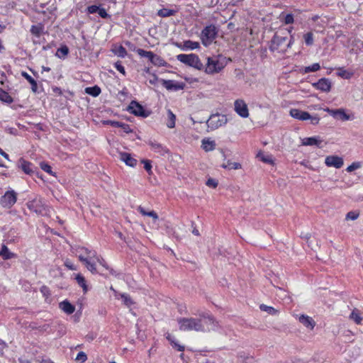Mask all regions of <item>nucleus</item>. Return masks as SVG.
Listing matches in <instances>:
<instances>
[{
  "label": "nucleus",
  "instance_id": "obj_19",
  "mask_svg": "<svg viewBox=\"0 0 363 363\" xmlns=\"http://www.w3.org/2000/svg\"><path fill=\"white\" fill-rule=\"evenodd\" d=\"M162 85L167 90H179L184 88V85L179 83H174L172 80H164L162 81Z\"/></svg>",
  "mask_w": 363,
  "mask_h": 363
},
{
  "label": "nucleus",
  "instance_id": "obj_63",
  "mask_svg": "<svg viewBox=\"0 0 363 363\" xmlns=\"http://www.w3.org/2000/svg\"><path fill=\"white\" fill-rule=\"evenodd\" d=\"M345 74H346V71L344 70V71H342L341 72H340L338 74V75L340 77H345L346 78H348L347 76H345Z\"/></svg>",
  "mask_w": 363,
  "mask_h": 363
},
{
  "label": "nucleus",
  "instance_id": "obj_45",
  "mask_svg": "<svg viewBox=\"0 0 363 363\" xmlns=\"http://www.w3.org/2000/svg\"><path fill=\"white\" fill-rule=\"evenodd\" d=\"M69 52V49L66 45L62 46L60 48H58L57 51V55L58 57H65L66 56Z\"/></svg>",
  "mask_w": 363,
  "mask_h": 363
},
{
  "label": "nucleus",
  "instance_id": "obj_29",
  "mask_svg": "<svg viewBox=\"0 0 363 363\" xmlns=\"http://www.w3.org/2000/svg\"><path fill=\"white\" fill-rule=\"evenodd\" d=\"M0 101L7 104H11L13 100L8 92L0 88Z\"/></svg>",
  "mask_w": 363,
  "mask_h": 363
},
{
  "label": "nucleus",
  "instance_id": "obj_2",
  "mask_svg": "<svg viewBox=\"0 0 363 363\" xmlns=\"http://www.w3.org/2000/svg\"><path fill=\"white\" fill-rule=\"evenodd\" d=\"M75 251L79 259L85 264L86 269L92 274H96L95 263L91 262V259L96 257V252H92L84 247H79Z\"/></svg>",
  "mask_w": 363,
  "mask_h": 363
},
{
  "label": "nucleus",
  "instance_id": "obj_22",
  "mask_svg": "<svg viewBox=\"0 0 363 363\" xmlns=\"http://www.w3.org/2000/svg\"><path fill=\"white\" fill-rule=\"evenodd\" d=\"M0 256L4 259H9L16 257V254L9 251L6 245H3L0 250Z\"/></svg>",
  "mask_w": 363,
  "mask_h": 363
},
{
  "label": "nucleus",
  "instance_id": "obj_49",
  "mask_svg": "<svg viewBox=\"0 0 363 363\" xmlns=\"http://www.w3.org/2000/svg\"><path fill=\"white\" fill-rule=\"evenodd\" d=\"M360 167H361V163L359 162H355L352 163L350 166H348L347 167L346 170L348 172H353Z\"/></svg>",
  "mask_w": 363,
  "mask_h": 363
},
{
  "label": "nucleus",
  "instance_id": "obj_60",
  "mask_svg": "<svg viewBox=\"0 0 363 363\" xmlns=\"http://www.w3.org/2000/svg\"><path fill=\"white\" fill-rule=\"evenodd\" d=\"M99 7L96 6V5H92V6H90L87 8V10H88V12L89 13H98V10H99Z\"/></svg>",
  "mask_w": 363,
  "mask_h": 363
},
{
  "label": "nucleus",
  "instance_id": "obj_18",
  "mask_svg": "<svg viewBox=\"0 0 363 363\" xmlns=\"http://www.w3.org/2000/svg\"><path fill=\"white\" fill-rule=\"evenodd\" d=\"M148 144L155 152L159 153L160 155L163 156L168 152V150L167 148L164 147L161 144L155 141L150 140Z\"/></svg>",
  "mask_w": 363,
  "mask_h": 363
},
{
  "label": "nucleus",
  "instance_id": "obj_48",
  "mask_svg": "<svg viewBox=\"0 0 363 363\" xmlns=\"http://www.w3.org/2000/svg\"><path fill=\"white\" fill-rule=\"evenodd\" d=\"M257 157H259L260 160L265 163L271 164L273 162L271 156L264 155L263 153H259Z\"/></svg>",
  "mask_w": 363,
  "mask_h": 363
},
{
  "label": "nucleus",
  "instance_id": "obj_20",
  "mask_svg": "<svg viewBox=\"0 0 363 363\" xmlns=\"http://www.w3.org/2000/svg\"><path fill=\"white\" fill-rule=\"evenodd\" d=\"M195 57V54H189V55H185V54H179L177 56V59L189 66H191V63L193 62V58Z\"/></svg>",
  "mask_w": 363,
  "mask_h": 363
},
{
  "label": "nucleus",
  "instance_id": "obj_23",
  "mask_svg": "<svg viewBox=\"0 0 363 363\" xmlns=\"http://www.w3.org/2000/svg\"><path fill=\"white\" fill-rule=\"evenodd\" d=\"M60 308L65 313L67 314H72L75 310V307L72 305L69 301H64L60 303Z\"/></svg>",
  "mask_w": 363,
  "mask_h": 363
},
{
  "label": "nucleus",
  "instance_id": "obj_14",
  "mask_svg": "<svg viewBox=\"0 0 363 363\" xmlns=\"http://www.w3.org/2000/svg\"><path fill=\"white\" fill-rule=\"evenodd\" d=\"M119 159L127 166L134 167L137 165V160L132 157L130 153L125 152H119Z\"/></svg>",
  "mask_w": 363,
  "mask_h": 363
},
{
  "label": "nucleus",
  "instance_id": "obj_41",
  "mask_svg": "<svg viewBox=\"0 0 363 363\" xmlns=\"http://www.w3.org/2000/svg\"><path fill=\"white\" fill-rule=\"evenodd\" d=\"M21 168H22L23 171L26 174H30V172H32L30 168V163L22 159L21 160Z\"/></svg>",
  "mask_w": 363,
  "mask_h": 363
},
{
  "label": "nucleus",
  "instance_id": "obj_43",
  "mask_svg": "<svg viewBox=\"0 0 363 363\" xmlns=\"http://www.w3.org/2000/svg\"><path fill=\"white\" fill-rule=\"evenodd\" d=\"M305 43L307 45H311L313 43V34L311 32L307 33L303 35Z\"/></svg>",
  "mask_w": 363,
  "mask_h": 363
},
{
  "label": "nucleus",
  "instance_id": "obj_32",
  "mask_svg": "<svg viewBox=\"0 0 363 363\" xmlns=\"http://www.w3.org/2000/svg\"><path fill=\"white\" fill-rule=\"evenodd\" d=\"M75 279L77 284L83 289L84 292L86 293L88 288L84 277L82 274H78Z\"/></svg>",
  "mask_w": 363,
  "mask_h": 363
},
{
  "label": "nucleus",
  "instance_id": "obj_50",
  "mask_svg": "<svg viewBox=\"0 0 363 363\" xmlns=\"http://www.w3.org/2000/svg\"><path fill=\"white\" fill-rule=\"evenodd\" d=\"M40 167L45 172H48V174H50L51 175H53V172L52 171V168H51V167L48 164L45 163V162H41L40 163Z\"/></svg>",
  "mask_w": 363,
  "mask_h": 363
},
{
  "label": "nucleus",
  "instance_id": "obj_38",
  "mask_svg": "<svg viewBox=\"0 0 363 363\" xmlns=\"http://www.w3.org/2000/svg\"><path fill=\"white\" fill-rule=\"evenodd\" d=\"M167 339L170 342V344L172 345V346L174 348H176L177 350L179 351H184V346L183 345H181L179 344H178L172 337L170 335H167Z\"/></svg>",
  "mask_w": 363,
  "mask_h": 363
},
{
  "label": "nucleus",
  "instance_id": "obj_36",
  "mask_svg": "<svg viewBox=\"0 0 363 363\" xmlns=\"http://www.w3.org/2000/svg\"><path fill=\"white\" fill-rule=\"evenodd\" d=\"M199 48V43L198 42H194L191 40H186L184 42V48L194 50Z\"/></svg>",
  "mask_w": 363,
  "mask_h": 363
},
{
  "label": "nucleus",
  "instance_id": "obj_11",
  "mask_svg": "<svg viewBox=\"0 0 363 363\" xmlns=\"http://www.w3.org/2000/svg\"><path fill=\"white\" fill-rule=\"evenodd\" d=\"M325 163L328 167H333L339 169L342 167L344 162L343 159L337 155L327 156L325 160Z\"/></svg>",
  "mask_w": 363,
  "mask_h": 363
},
{
  "label": "nucleus",
  "instance_id": "obj_28",
  "mask_svg": "<svg viewBox=\"0 0 363 363\" xmlns=\"http://www.w3.org/2000/svg\"><path fill=\"white\" fill-rule=\"evenodd\" d=\"M221 167L224 169H240L242 167L240 163L232 162L230 160H228V161H226V162H224L221 165Z\"/></svg>",
  "mask_w": 363,
  "mask_h": 363
},
{
  "label": "nucleus",
  "instance_id": "obj_15",
  "mask_svg": "<svg viewBox=\"0 0 363 363\" xmlns=\"http://www.w3.org/2000/svg\"><path fill=\"white\" fill-rule=\"evenodd\" d=\"M290 116L300 121H306L311 118V115L309 113L296 108H292L290 110Z\"/></svg>",
  "mask_w": 363,
  "mask_h": 363
},
{
  "label": "nucleus",
  "instance_id": "obj_13",
  "mask_svg": "<svg viewBox=\"0 0 363 363\" xmlns=\"http://www.w3.org/2000/svg\"><path fill=\"white\" fill-rule=\"evenodd\" d=\"M313 86L322 91L329 92L331 89V82L328 79L322 78L318 82L313 83Z\"/></svg>",
  "mask_w": 363,
  "mask_h": 363
},
{
  "label": "nucleus",
  "instance_id": "obj_58",
  "mask_svg": "<svg viewBox=\"0 0 363 363\" xmlns=\"http://www.w3.org/2000/svg\"><path fill=\"white\" fill-rule=\"evenodd\" d=\"M65 266H66L70 270H76L77 268L75 267V266L72 263V262L67 259L65 261Z\"/></svg>",
  "mask_w": 363,
  "mask_h": 363
},
{
  "label": "nucleus",
  "instance_id": "obj_52",
  "mask_svg": "<svg viewBox=\"0 0 363 363\" xmlns=\"http://www.w3.org/2000/svg\"><path fill=\"white\" fill-rule=\"evenodd\" d=\"M114 67L119 72H121L123 75H125V68L121 65V62L120 61L116 62L114 65Z\"/></svg>",
  "mask_w": 363,
  "mask_h": 363
},
{
  "label": "nucleus",
  "instance_id": "obj_17",
  "mask_svg": "<svg viewBox=\"0 0 363 363\" xmlns=\"http://www.w3.org/2000/svg\"><path fill=\"white\" fill-rule=\"evenodd\" d=\"M322 140L318 137L305 138L302 139V145L306 146L320 147Z\"/></svg>",
  "mask_w": 363,
  "mask_h": 363
},
{
  "label": "nucleus",
  "instance_id": "obj_31",
  "mask_svg": "<svg viewBox=\"0 0 363 363\" xmlns=\"http://www.w3.org/2000/svg\"><path fill=\"white\" fill-rule=\"evenodd\" d=\"M350 318L352 320H354L357 324H361L362 318L360 315V313L358 310L354 309L352 311L350 315Z\"/></svg>",
  "mask_w": 363,
  "mask_h": 363
},
{
  "label": "nucleus",
  "instance_id": "obj_25",
  "mask_svg": "<svg viewBox=\"0 0 363 363\" xmlns=\"http://www.w3.org/2000/svg\"><path fill=\"white\" fill-rule=\"evenodd\" d=\"M176 116L170 109L167 110V126L169 128H173L175 126Z\"/></svg>",
  "mask_w": 363,
  "mask_h": 363
},
{
  "label": "nucleus",
  "instance_id": "obj_51",
  "mask_svg": "<svg viewBox=\"0 0 363 363\" xmlns=\"http://www.w3.org/2000/svg\"><path fill=\"white\" fill-rule=\"evenodd\" d=\"M142 162L144 164L145 169L150 174L152 173V164L150 161L143 160Z\"/></svg>",
  "mask_w": 363,
  "mask_h": 363
},
{
  "label": "nucleus",
  "instance_id": "obj_53",
  "mask_svg": "<svg viewBox=\"0 0 363 363\" xmlns=\"http://www.w3.org/2000/svg\"><path fill=\"white\" fill-rule=\"evenodd\" d=\"M136 52L142 57H146L147 55H151V51H146L143 49H138Z\"/></svg>",
  "mask_w": 363,
  "mask_h": 363
},
{
  "label": "nucleus",
  "instance_id": "obj_16",
  "mask_svg": "<svg viewBox=\"0 0 363 363\" xmlns=\"http://www.w3.org/2000/svg\"><path fill=\"white\" fill-rule=\"evenodd\" d=\"M298 320L303 325L310 329L311 330H313L315 325V322L313 320V319L308 315H301L298 317Z\"/></svg>",
  "mask_w": 363,
  "mask_h": 363
},
{
  "label": "nucleus",
  "instance_id": "obj_39",
  "mask_svg": "<svg viewBox=\"0 0 363 363\" xmlns=\"http://www.w3.org/2000/svg\"><path fill=\"white\" fill-rule=\"evenodd\" d=\"M199 70H201L204 68L203 63L200 61L199 57L195 55V57L193 58V62L191 63V66Z\"/></svg>",
  "mask_w": 363,
  "mask_h": 363
},
{
  "label": "nucleus",
  "instance_id": "obj_7",
  "mask_svg": "<svg viewBox=\"0 0 363 363\" xmlns=\"http://www.w3.org/2000/svg\"><path fill=\"white\" fill-rule=\"evenodd\" d=\"M128 111L137 116L147 118L150 114V112L145 111L142 105L135 101H132L128 107Z\"/></svg>",
  "mask_w": 363,
  "mask_h": 363
},
{
  "label": "nucleus",
  "instance_id": "obj_40",
  "mask_svg": "<svg viewBox=\"0 0 363 363\" xmlns=\"http://www.w3.org/2000/svg\"><path fill=\"white\" fill-rule=\"evenodd\" d=\"M121 297L123 299L124 304L128 307H130L131 305L134 303L130 296L126 294H121Z\"/></svg>",
  "mask_w": 363,
  "mask_h": 363
},
{
  "label": "nucleus",
  "instance_id": "obj_57",
  "mask_svg": "<svg viewBox=\"0 0 363 363\" xmlns=\"http://www.w3.org/2000/svg\"><path fill=\"white\" fill-rule=\"evenodd\" d=\"M98 13L103 18H106L109 16V15L107 13L106 11V9L104 8H99L98 10Z\"/></svg>",
  "mask_w": 363,
  "mask_h": 363
},
{
  "label": "nucleus",
  "instance_id": "obj_1",
  "mask_svg": "<svg viewBox=\"0 0 363 363\" xmlns=\"http://www.w3.org/2000/svg\"><path fill=\"white\" fill-rule=\"evenodd\" d=\"M178 323L179 330L183 331L204 332L206 326L208 330H214L217 326L213 318L210 316L204 318H181L178 319Z\"/></svg>",
  "mask_w": 363,
  "mask_h": 363
},
{
  "label": "nucleus",
  "instance_id": "obj_24",
  "mask_svg": "<svg viewBox=\"0 0 363 363\" xmlns=\"http://www.w3.org/2000/svg\"><path fill=\"white\" fill-rule=\"evenodd\" d=\"M21 75L25 79H26L28 81V82H30V84H31V89H32V91L34 93H35L37 91V89H38V85H37V82H35V80L31 76H30L27 72H23L21 73Z\"/></svg>",
  "mask_w": 363,
  "mask_h": 363
},
{
  "label": "nucleus",
  "instance_id": "obj_6",
  "mask_svg": "<svg viewBox=\"0 0 363 363\" xmlns=\"http://www.w3.org/2000/svg\"><path fill=\"white\" fill-rule=\"evenodd\" d=\"M227 123V118L224 115L213 114L210 116L207 121V125L211 130H215L225 125Z\"/></svg>",
  "mask_w": 363,
  "mask_h": 363
},
{
  "label": "nucleus",
  "instance_id": "obj_21",
  "mask_svg": "<svg viewBox=\"0 0 363 363\" xmlns=\"http://www.w3.org/2000/svg\"><path fill=\"white\" fill-rule=\"evenodd\" d=\"M106 123L111 125L113 127H118V128H121L126 133H130L132 131L129 125L119 121H108Z\"/></svg>",
  "mask_w": 363,
  "mask_h": 363
},
{
  "label": "nucleus",
  "instance_id": "obj_26",
  "mask_svg": "<svg viewBox=\"0 0 363 363\" xmlns=\"http://www.w3.org/2000/svg\"><path fill=\"white\" fill-rule=\"evenodd\" d=\"M138 211L143 215V216H147L152 218L155 220H157L158 219V216L154 211H147L145 209L142 207L141 206H139L138 207Z\"/></svg>",
  "mask_w": 363,
  "mask_h": 363
},
{
  "label": "nucleus",
  "instance_id": "obj_56",
  "mask_svg": "<svg viewBox=\"0 0 363 363\" xmlns=\"http://www.w3.org/2000/svg\"><path fill=\"white\" fill-rule=\"evenodd\" d=\"M294 21V16L291 13L287 14L284 18V23L285 24H291Z\"/></svg>",
  "mask_w": 363,
  "mask_h": 363
},
{
  "label": "nucleus",
  "instance_id": "obj_55",
  "mask_svg": "<svg viewBox=\"0 0 363 363\" xmlns=\"http://www.w3.org/2000/svg\"><path fill=\"white\" fill-rule=\"evenodd\" d=\"M96 261L101 265L103 266L104 268H106V269H108L109 267L107 265L106 261L104 260V259H103L102 257H97L96 255V257H94Z\"/></svg>",
  "mask_w": 363,
  "mask_h": 363
},
{
  "label": "nucleus",
  "instance_id": "obj_62",
  "mask_svg": "<svg viewBox=\"0 0 363 363\" xmlns=\"http://www.w3.org/2000/svg\"><path fill=\"white\" fill-rule=\"evenodd\" d=\"M0 155H1L6 160H9V155L7 153H6L5 152H4L1 148H0Z\"/></svg>",
  "mask_w": 363,
  "mask_h": 363
},
{
  "label": "nucleus",
  "instance_id": "obj_37",
  "mask_svg": "<svg viewBox=\"0 0 363 363\" xmlns=\"http://www.w3.org/2000/svg\"><path fill=\"white\" fill-rule=\"evenodd\" d=\"M151 63L156 66H163L164 65V61L162 57L159 55L154 54L151 60Z\"/></svg>",
  "mask_w": 363,
  "mask_h": 363
},
{
  "label": "nucleus",
  "instance_id": "obj_47",
  "mask_svg": "<svg viewBox=\"0 0 363 363\" xmlns=\"http://www.w3.org/2000/svg\"><path fill=\"white\" fill-rule=\"evenodd\" d=\"M86 359H87V356L85 354V352H79L75 358V361L80 362V363L85 362L86 361Z\"/></svg>",
  "mask_w": 363,
  "mask_h": 363
},
{
  "label": "nucleus",
  "instance_id": "obj_34",
  "mask_svg": "<svg viewBox=\"0 0 363 363\" xmlns=\"http://www.w3.org/2000/svg\"><path fill=\"white\" fill-rule=\"evenodd\" d=\"M86 94H90L93 96H97L101 93V89L99 86H95L94 87H87L85 89Z\"/></svg>",
  "mask_w": 363,
  "mask_h": 363
},
{
  "label": "nucleus",
  "instance_id": "obj_64",
  "mask_svg": "<svg viewBox=\"0 0 363 363\" xmlns=\"http://www.w3.org/2000/svg\"><path fill=\"white\" fill-rule=\"evenodd\" d=\"M20 363H31L29 360L19 359Z\"/></svg>",
  "mask_w": 363,
  "mask_h": 363
},
{
  "label": "nucleus",
  "instance_id": "obj_8",
  "mask_svg": "<svg viewBox=\"0 0 363 363\" xmlns=\"http://www.w3.org/2000/svg\"><path fill=\"white\" fill-rule=\"evenodd\" d=\"M17 196L14 191H8L1 196L0 203L4 208H10L16 202Z\"/></svg>",
  "mask_w": 363,
  "mask_h": 363
},
{
  "label": "nucleus",
  "instance_id": "obj_44",
  "mask_svg": "<svg viewBox=\"0 0 363 363\" xmlns=\"http://www.w3.org/2000/svg\"><path fill=\"white\" fill-rule=\"evenodd\" d=\"M259 308L262 311H266L272 315L276 314L277 313V311L275 308L271 306H266L264 304L260 305Z\"/></svg>",
  "mask_w": 363,
  "mask_h": 363
},
{
  "label": "nucleus",
  "instance_id": "obj_4",
  "mask_svg": "<svg viewBox=\"0 0 363 363\" xmlns=\"http://www.w3.org/2000/svg\"><path fill=\"white\" fill-rule=\"evenodd\" d=\"M27 206L30 211L42 216H49L51 212L50 208L40 198L29 201Z\"/></svg>",
  "mask_w": 363,
  "mask_h": 363
},
{
  "label": "nucleus",
  "instance_id": "obj_35",
  "mask_svg": "<svg viewBox=\"0 0 363 363\" xmlns=\"http://www.w3.org/2000/svg\"><path fill=\"white\" fill-rule=\"evenodd\" d=\"M174 13L175 11L168 9H162L157 12L158 16L161 17H169L173 16Z\"/></svg>",
  "mask_w": 363,
  "mask_h": 363
},
{
  "label": "nucleus",
  "instance_id": "obj_42",
  "mask_svg": "<svg viewBox=\"0 0 363 363\" xmlns=\"http://www.w3.org/2000/svg\"><path fill=\"white\" fill-rule=\"evenodd\" d=\"M320 68V66L318 63H314L311 66L306 67L304 68L305 73H308L311 72H316L319 70Z\"/></svg>",
  "mask_w": 363,
  "mask_h": 363
},
{
  "label": "nucleus",
  "instance_id": "obj_61",
  "mask_svg": "<svg viewBox=\"0 0 363 363\" xmlns=\"http://www.w3.org/2000/svg\"><path fill=\"white\" fill-rule=\"evenodd\" d=\"M157 80V77L155 75H154V76L152 77V79H150L149 80V82H150V84H155L156 83Z\"/></svg>",
  "mask_w": 363,
  "mask_h": 363
},
{
  "label": "nucleus",
  "instance_id": "obj_3",
  "mask_svg": "<svg viewBox=\"0 0 363 363\" xmlns=\"http://www.w3.org/2000/svg\"><path fill=\"white\" fill-rule=\"evenodd\" d=\"M225 65V64L219 57H208L206 58L204 71L208 74H214L220 72L224 68Z\"/></svg>",
  "mask_w": 363,
  "mask_h": 363
},
{
  "label": "nucleus",
  "instance_id": "obj_10",
  "mask_svg": "<svg viewBox=\"0 0 363 363\" xmlns=\"http://www.w3.org/2000/svg\"><path fill=\"white\" fill-rule=\"evenodd\" d=\"M286 41V37L281 36L278 34H275L271 41L269 49L272 51L278 50L282 49Z\"/></svg>",
  "mask_w": 363,
  "mask_h": 363
},
{
  "label": "nucleus",
  "instance_id": "obj_59",
  "mask_svg": "<svg viewBox=\"0 0 363 363\" xmlns=\"http://www.w3.org/2000/svg\"><path fill=\"white\" fill-rule=\"evenodd\" d=\"M308 120H310L311 124L317 125L320 121V118L318 116H311Z\"/></svg>",
  "mask_w": 363,
  "mask_h": 363
},
{
  "label": "nucleus",
  "instance_id": "obj_12",
  "mask_svg": "<svg viewBox=\"0 0 363 363\" xmlns=\"http://www.w3.org/2000/svg\"><path fill=\"white\" fill-rule=\"evenodd\" d=\"M330 116L334 117L335 119L340 120L342 121H347L350 119L349 115H347L345 110L342 108L339 109H330L328 108L325 109Z\"/></svg>",
  "mask_w": 363,
  "mask_h": 363
},
{
  "label": "nucleus",
  "instance_id": "obj_33",
  "mask_svg": "<svg viewBox=\"0 0 363 363\" xmlns=\"http://www.w3.org/2000/svg\"><path fill=\"white\" fill-rule=\"evenodd\" d=\"M43 30V26L41 24L33 25L31 26L30 32L36 37H40Z\"/></svg>",
  "mask_w": 363,
  "mask_h": 363
},
{
  "label": "nucleus",
  "instance_id": "obj_54",
  "mask_svg": "<svg viewBox=\"0 0 363 363\" xmlns=\"http://www.w3.org/2000/svg\"><path fill=\"white\" fill-rule=\"evenodd\" d=\"M206 184L209 187L216 188L218 186V182L215 179L209 178Z\"/></svg>",
  "mask_w": 363,
  "mask_h": 363
},
{
  "label": "nucleus",
  "instance_id": "obj_9",
  "mask_svg": "<svg viewBox=\"0 0 363 363\" xmlns=\"http://www.w3.org/2000/svg\"><path fill=\"white\" fill-rule=\"evenodd\" d=\"M235 112L242 118L249 116V110L246 103L242 99H237L234 103Z\"/></svg>",
  "mask_w": 363,
  "mask_h": 363
},
{
  "label": "nucleus",
  "instance_id": "obj_27",
  "mask_svg": "<svg viewBox=\"0 0 363 363\" xmlns=\"http://www.w3.org/2000/svg\"><path fill=\"white\" fill-rule=\"evenodd\" d=\"M215 146V142L213 140H210L208 139H203L202 140V147L206 152L214 150Z\"/></svg>",
  "mask_w": 363,
  "mask_h": 363
},
{
  "label": "nucleus",
  "instance_id": "obj_46",
  "mask_svg": "<svg viewBox=\"0 0 363 363\" xmlns=\"http://www.w3.org/2000/svg\"><path fill=\"white\" fill-rule=\"evenodd\" d=\"M359 216V213L357 211H350L346 214L345 219L346 220H354L357 219Z\"/></svg>",
  "mask_w": 363,
  "mask_h": 363
},
{
  "label": "nucleus",
  "instance_id": "obj_5",
  "mask_svg": "<svg viewBox=\"0 0 363 363\" xmlns=\"http://www.w3.org/2000/svg\"><path fill=\"white\" fill-rule=\"evenodd\" d=\"M216 28L214 26H206L201 32V40L204 45H208L216 36Z\"/></svg>",
  "mask_w": 363,
  "mask_h": 363
},
{
  "label": "nucleus",
  "instance_id": "obj_30",
  "mask_svg": "<svg viewBox=\"0 0 363 363\" xmlns=\"http://www.w3.org/2000/svg\"><path fill=\"white\" fill-rule=\"evenodd\" d=\"M112 52L120 57H125L127 55V51L125 48H123L122 45L120 46H116L114 48L112 49Z\"/></svg>",
  "mask_w": 363,
  "mask_h": 363
}]
</instances>
